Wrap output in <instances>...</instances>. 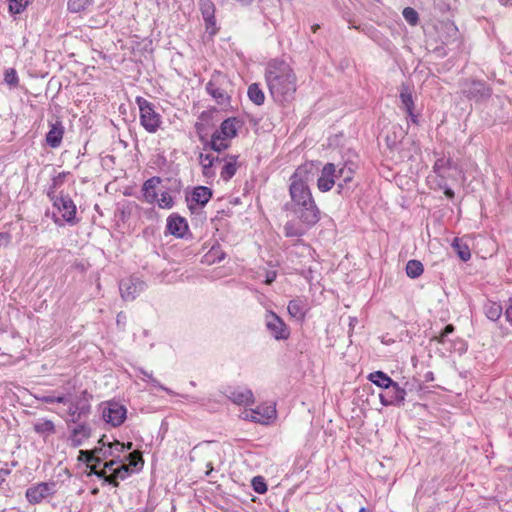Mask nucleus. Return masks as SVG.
<instances>
[{
	"instance_id": "nucleus-1",
	"label": "nucleus",
	"mask_w": 512,
	"mask_h": 512,
	"mask_svg": "<svg viewBox=\"0 0 512 512\" xmlns=\"http://www.w3.org/2000/svg\"><path fill=\"white\" fill-rule=\"evenodd\" d=\"M310 179L311 168L299 166L290 177V202L285 204V209L293 213L306 228L313 227L320 220V210L308 185Z\"/></svg>"
},
{
	"instance_id": "nucleus-2",
	"label": "nucleus",
	"mask_w": 512,
	"mask_h": 512,
	"mask_svg": "<svg viewBox=\"0 0 512 512\" xmlns=\"http://www.w3.org/2000/svg\"><path fill=\"white\" fill-rule=\"evenodd\" d=\"M265 81L269 93L277 103H289L297 90V77L288 63L271 60L265 68Z\"/></svg>"
},
{
	"instance_id": "nucleus-3",
	"label": "nucleus",
	"mask_w": 512,
	"mask_h": 512,
	"mask_svg": "<svg viewBox=\"0 0 512 512\" xmlns=\"http://www.w3.org/2000/svg\"><path fill=\"white\" fill-rule=\"evenodd\" d=\"M86 395V391L82 392L83 397H73V395L69 393V401L65 404L67 406L66 412L58 413L67 424H77L90 414L91 405L85 399Z\"/></svg>"
},
{
	"instance_id": "nucleus-4",
	"label": "nucleus",
	"mask_w": 512,
	"mask_h": 512,
	"mask_svg": "<svg viewBox=\"0 0 512 512\" xmlns=\"http://www.w3.org/2000/svg\"><path fill=\"white\" fill-rule=\"evenodd\" d=\"M136 103L140 111V123L149 133L157 132L162 123L161 115L156 112L154 105L143 97H137Z\"/></svg>"
},
{
	"instance_id": "nucleus-5",
	"label": "nucleus",
	"mask_w": 512,
	"mask_h": 512,
	"mask_svg": "<svg viewBox=\"0 0 512 512\" xmlns=\"http://www.w3.org/2000/svg\"><path fill=\"white\" fill-rule=\"evenodd\" d=\"M57 486L58 483L55 481L34 484L26 490V499L32 505L39 504L52 497L57 492Z\"/></svg>"
},
{
	"instance_id": "nucleus-6",
	"label": "nucleus",
	"mask_w": 512,
	"mask_h": 512,
	"mask_svg": "<svg viewBox=\"0 0 512 512\" xmlns=\"http://www.w3.org/2000/svg\"><path fill=\"white\" fill-rule=\"evenodd\" d=\"M103 420L113 427L120 426L126 419V407L116 401H107L101 404Z\"/></svg>"
},
{
	"instance_id": "nucleus-7",
	"label": "nucleus",
	"mask_w": 512,
	"mask_h": 512,
	"mask_svg": "<svg viewBox=\"0 0 512 512\" xmlns=\"http://www.w3.org/2000/svg\"><path fill=\"white\" fill-rule=\"evenodd\" d=\"M460 87L461 92L471 100L482 101L492 95V89L482 81L466 79L460 83Z\"/></svg>"
},
{
	"instance_id": "nucleus-8",
	"label": "nucleus",
	"mask_w": 512,
	"mask_h": 512,
	"mask_svg": "<svg viewBox=\"0 0 512 512\" xmlns=\"http://www.w3.org/2000/svg\"><path fill=\"white\" fill-rule=\"evenodd\" d=\"M48 196L53 200L54 206L61 212L63 219L74 224L76 221V206L68 195L55 196L53 191L48 192Z\"/></svg>"
},
{
	"instance_id": "nucleus-9",
	"label": "nucleus",
	"mask_w": 512,
	"mask_h": 512,
	"mask_svg": "<svg viewBox=\"0 0 512 512\" xmlns=\"http://www.w3.org/2000/svg\"><path fill=\"white\" fill-rule=\"evenodd\" d=\"M265 325L267 330L276 340H286L290 335L289 328L284 321L273 311H268L265 315Z\"/></svg>"
},
{
	"instance_id": "nucleus-10",
	"label": "nucleus",
	"mask_w": 512,
	"mask_h": 512,
	"mask_svg": "<svg viewBox=\"0 0 512 512\" xmlns=\"http://www.w3.org/2000/svg\"><path fill=\"white\" fill-rule=\"evenodd\" d=\"M146 284L144 281L136 277H130L121 280L119 290L124 301H133L144 291Z\"/></svg>"
},
{
	"instance_id": "nucleus-11",
	"label": "nucleus",
	"mask_w": 512,
	"mask_h": 512,
	"mask_svg": "<svg viewBox=\"0 0 512 512\" xmlns=\"http://www.w3.org/2000/svg\"><path fill=\"white\" fill-rule=\"evenodd\" d=\"M224 395L234 404L240 406L252 405L255 401L252 390L242 386H228Z\"/></svg>"
},
{
	"instance_id": "nucleus-12",
	"label": "nucleus",
	"mask_w": 512,
	"mask_h": 512,
	"mask_svg": "<svg viewBox=\"0 0 512 512\" xmlns=\"http://www.w3.org/2000/svg\"><path fill=\"white\" fill-rule=\"evenodd\" d=\"M385 394H380V401L384 406L397 405L401 406L404 404L406 397V390L399 386L395 381L389 389H386Z\"/></svg>"
},
{
	"instance_id": "nucleus-13",
	"label": "nucleus",
	"mask_w": 512,
	"mask_h": 512,
	"mask_svg": "<svg viewBox=\"0 0 512 512\" xmlns=\"http://www.w3.org/2000/svg\"><path fill=\"white\" fill-rule=\"evenodd\" d=\"M276 417V409L273 406H259L245 412V419L255 423L268 424Z\"/></svg>"
},
{
	"instance_id": "nucleus-14",
	"label": "nucleus",
	"mask_w": 512,
	"mask_h": 512,
	"mask_svg": "<svg viewBox=\"0 0 512 512\" xmlns=\"http://www.w3.org/2000/svg\"><path fill=\"white\" fill-rule=\"evenodd\" d=\"M212 197V191L205 186L195 187L187 197L188 207L191 211L204 207Z\"/></svg>"
},
{
	"instance_id": "nucleus-15",
	"label": "nucleus",
	"mask_w": 512,
	"mask_h": 512,
	"mask_svg": "<svg viewBox=\"0 0 512 512\" xmlns=\"http://www.w3.org/2000/svg\"><path fill=\"white\" fill-rule=\"evenodd\" d=\"M199 7L206 24V30L210 35H215L218 31L215 19V5L210 0H200Z\"/></svg>"
},
{
	"instance_id": "nucleus-16",
	"label": "nucleus",
	"mask_w": 512,
	"mask_h": 512,
	"mask_svg": "<svg viewBox=\"0 0 512 512\" xmlns=\"http://www.w3.org/2000/svg\"><path fill=\"white\" fill-rule=\"evenodd\" d=\"M336 164L327 163L321 170L317 181L318 189L322 192L330 191L335 185Z\"/></svg>"
},
{
	"instance_id": "nucleus-17",
	"label": "nucleus",
	"mask_w": 512,
	"mask_h": 512,
	"mask_svg": "<svg viewBox=\"0 0 512 512\" xmlns=\"http://www.w3.org/2000/svg\"><path fill=\"white\" fill-rule=\"evenodd\" d=\"M356 165L353 162H345L343 164H336V172H339L338 189L342 193L353 180Z\"/></svg>"
},
{
	"instance_id": "nucleus-18",
	"label": "nucleus",
	"mask_w": 512,
	"mask_h": 512,
	"mask_svg": "<svg viewBox=\"0 0 512 512\" xmlns=\"http://www.w3.org/2000/svg\"><path fill=\"white\" fill-rule=\"evenodd\" d=\"M91 436V428L88 423H78L70 432L69 441L74 448L80 447Z\"/></svg>"
},
{
	"instance_id": "nucleus-19",
	"label": "nucleus",
	"mask_w": 512,
	"mask_h": 512,
	"mask_svg": "<svg viewBox=\"0 0 512 512\" xmlns=\"http://www.w3.org/2000/svg\"><path fill=\"white\" fill-rule=\"evenodd\" d=\"M219 163H221V158L218 156H214L211 153L199 154V164L201 165L203 176L206 178L215 176L214 167Z\"/></svg>"
},
{
	"instance_id": "nucleus-20",
	"label": "nucleus",
	"mask_w": 512,
	"mask_h": 512,
	"mask_svg": "<svg viewBox=\"0 0 512 512\" xmlns=\"http://www.w3.org/2000/svg\"><path fill=\"white\" fill-rule=\"evenodd\" d=\"M188 228L184 218L178 215H171L167 219V230L176 237H183Z\"/></svg>"
},
{
	"instance_id": "nucleus-21",
	"label": "nucleus",
	"mask_w": 512,
	"mask_h": 512,
	"mask_svg": "<svg viewBox=\"0 0 512 512\" xmlns=\"http://www.w3.org/2000/svg\"><path fill=\"white\" fill-rule=\"evenodd\" d=\"M237 159L238 157L235 155H229L221 158L223 166L221 168L220 176L224 181L230 180L235 175L237 171Z\"/></svg>"
},
{
	"instance_id": "nucleus-22",
	"label": "nucleus",
	"mask_w": 512,
	"mask_h": 512,
	"mask_svg": "<svg viewBox=\"0 0 512 512\" xmlns=\"http://www.w3.org/2000/svg\"><path fill=\"white\" fill-rule=\"evenodd\" d=\"M206 91L211 95L219 105H227L230 101V97L227 92L219 87L213 79H211L206 85Z\"/></svg>"
},
{
	"instance_id": "nucleus-23",
	"label": "nucleus",
	"mask_w": 512,
	"mask_h": 512,
	"mask_svg": "<svg viewBox=\"0 0 512 512\" xmlns=\"http://www.w3.org/2000/svg\"><path fill=\"white\" fill-rule=\"evenodd\" d=\"M160 182L161 179L159 177H152L144 182L142 192L147 203L152 204L157 200L156 187Z\"/></svg>"
},
{
	"instance_id": "nucleus-24",
	"label": "nucleus",
	"mask_w": 512,
	"mask_h": 512,
	"mask_svg": "<svg viewBox=\"0 0 512 512\" xmlns=\"http://www.w3.org/2000/svg\"><path fill=\"white\" fill-rule=\"evenodd\" d=\"M64 134V127L60 122L51 125L49 132L46 135V142L51 148H57L62 142Z\"/></svg>"
},
{
	"instance_id": "nucleus-25",
	"label": "nucleus",
	"mask_w": 512,
	"mask_h": 512,
	"mask_svg": "<svg viewBox=\"0 0 512 512\" xmlns=\"http://www.w3.org/2000/svg\"><path fill=\"white\" fill-rule=\"evenodd\" d=\"M287 309L291 317L303 320L307 312V303L301 298H296L289 302Z\"/></svg>"
},
{
	"instance_id": "nucleus-26",
	"label": "nucleus",
	"mask_w": 512,
	"mask_h": 512,
	"mask_svg": "<svg viewBox=\"0 0 512 512\" xmlns=\"http://www.w3.org/2000/svg\"><path fill=\"white\" fill-rule=\"evenodd\" d=\"M237 123L236 118H228L221 123L220 129L216 130L214 133L231 139L237 134Z\"/></svg>"
},
{
	"instance_id": "nucleus-27",
	"label": "nucleus",
	"mask_w": 512,
	"mask_h": 512,
	"mask_svg": "<svg viewBox=\"0 0 512 512\" xmlns=\"http://www.w3.org/2000/svg\"><path fill=\"white\" fill-rule=\"evenodd\" d=\"M129 473H130L129 466H127L125 464H121L117 468H115L113 470V472L109 474L108 477H106V482L117 487L119 485L117 479L124 480L128 477Z\"/></svg>"
},
{
	"instance_id": "nucleus-28",
	"label": "nucleus",
	"mask_w": 512,
	"mask_h": 512,
	"mask_svg": "<svg viewBox=\"0 0 512 512\" xmlns=\"http://www.w3.org/2000/svg\"><path fill=\"white\" fill-rule=\"evenodd\" d=\"M368 379L376 386L389 389L392 385L393 380L382 371H375L369 374Z\"/></svg>"
},
{
	"instance_id": "nucleus-29",
	"label": "nucleus",
	"mask_w": 512,
	"mask_h": 512,
	"mask_svg": "<svg viewBox=\"0 0 512 512\" xmlns=\"http://www.w3.org/2000/svg\"><path fill=\"white\" fill-rule=\"evenodd\" d=\"M34 431L43 436H49L55 433V424L48 419H40L34 424Z\"/></svg>"
},
{
	"instance_id": "nucleus-30",
	"label": "nucleus",
	"mask_w": 512,
	"mask_h": 512,
	"mask_svg": "<svg viewBox=\"0 0 512 512\" xmlns=\"http://www.w3.org/2000/svg\"><path fill=\"white\" fill-rule=\"evenodd\" d=\"M133 444L131 442H128L127 444L121 443L119 441H114L113 443H110L108 445V449L103 452V456H113L120 458V454L124 450H130L132 449Z\"/></svg>"
},
{
	"instance_id": "nucleus-31",
	"label": "nucleus",
	"mask_w": 512,
	"mask_h": 512,
	"mask_svg": "<svg viewBox=\"0 0 512 512\" xmlns=\"http://www.w3.org/2000/svg\"><path fill=\"white\" fill-rule=\"evenodd\" d=\"M400 100H401L402 106L406 110V112L410 111V110H414V100H413V96H412V90L406 84L401 85Z\"/></svg>"
},
{
	"instance_id": "nucleus-32",
	"label": "nucleus",
	"mask_w": 512,
	"mask_h": 512,
	"mask_svg": "<svg viewBox=\"0 0 512 512\" xmlns=\"http://www.w3.org/2000/svg\"><path fill=\"white\" fill-rule=\"evenodd\" d=\"M307 229L308 228H306L301 222L300 224H296L289 221L284 226V233L286 237H300L305 234Z\"/></svg>"
},
{
	"instance_id": "nucleus-33",
	"label": "nucleus",
	"mask_w": 512,
	"mask_h": 512,
	"mask_svg": "<svg viewBox=\"0 0 512 512\" xmlns=\"http://www.w3.org/2000/svg\"><path fill=\"white\" fill-rule=\"evenodd\" d=\"M484 312L488 319L496 321L502 314V306L497 302L487 301L484 305Z\"/></svg>"
},
{
	"instance_id": "nucleus-34",
	"label": "nucleus",
	"mask_w": 512,
	"mask_h": 512,
	"mask_svg": "<svg viewBox=\"0 0 512 512\" xmlns=\"http://www.w3.org/2000/svg\"><path fill=\"white\" fill-rule=\"evenodd\" d=\"M248 97L256 105L260 106L265 101V95L257 83H253L248 87Z\"/></svg>"
},
{
	"instance_id": "nucleus-35",
	"label": "nucleus",
	"mask_w": 512,
	"mask_h": 512,
	"mask_svg": "<svg viewBox=\"0 0 512 512\" xmlns=\"http://www.w3.org/2000/svg\"><path fill=\"white\" fill-rule=\"evenodd\" d=\"M229 139L213 133L208 146L215 152H221L229 147Z\"/></svg>"
},
{
	"instance_id": "nucleus-36",
	"label": "nucleus",
	"mask_w": 512,
	"mask_h": 512,
	"mask_svg": "<svg viewBox=\"0 0 512 512\" xmlns=\"http://www.w3.org/2000/svg\"><path fill=\"white\" fill-rule=\"evenodd\" d=\"M451 164L452 162L450 159L442 157L435 161L433 170L442 180H444L447 177L446 172L450 169Z\"/></svg>"
},
{
	"instance_id": "nucleus-37",
	"label": "nucleus",
	"mask_w": 512,
	"mask_h": 512,
	"mask_svg": "<svg viewBox=\"0 0 512 512\" xmlns=\"http://www.w3.org/2000/svg\"><path fill=\"white\" fill-rule=\"evenodd\" d=\"M423 271V264L418 260H409L406 264V274L412 279L418 278Z\"/></svg>"
},
{
	"instance_id": "nucleus-38",
	"label": "nucleus",
	"mask_w": 512,
	"mask_h": 512,
	"mask_svg": "<svg viewBox=\"0 0 512 512\" xmlns=\"http://www.w3.org/2000/svg\"><path fill=\"white\" fill-rule=\"evenodd\" d=\"M36 399L43 403H60V404H67L69 401V393H62L56 395L55 393L49 394V395H41L36 396Z\"/></svg>"
},
{
	"instance_id": "nucleus-39",
	"label": "nucleus",
	"mask_w": 512,
	"mask_h": 512,
	"mask_svg": "<svg viewBox=\"0 0 512 512\" xmlns=\"http://www.w3.org/2000/svg\"><path fill=\"white\" fill-rule=\"evenodd\" d=\"M453 249L457 252L458 256L463 260L467 261L471 257L470 250L466 244H463L460 239L455 238L452 242Z\"/></svg>"
},
{
	"instance_id": "nucleus-40",
	"label": "nucleus",
	"mask_w": 512,
	"mask_h": 512,
	"mask_svg": "<svg viewBox=\"0 0 512 512\" xmlns=\"http://www.w3.org/2000/svg\"><path fill=\"white\" fill-rule=\"evenodd\" d=\"M8 2L9 12L11 14H20L27 8L31 0H8Z\"/></svg>"
},
{
	"instance_id": "nucleus-41",
	"label": "nucleus",
	"mask_w": 512,
	"mask_h": 512,
	"mask_svg": "<svg viewBox=\"0 0 512 512\" xmlns=\"http://www.w3.org/2000/svg\"><path fill=\"white\" fill-rule=\"evenodd\" d=\"M91 3L92 0H69L68 9L71 12L78 13L85 10L89 5H91Z\"/></svg>"
},
{
	"instance_id": "nucleus-42",
	"label": "nucleus",
	"mask_w": 512,
	"mask_h": 512,
	"mask_svg": "<svg viewBox=\"0 0 512 512\" xmlns=\"http://www.w3.org/2000/svg\"><path fill=\"white\" fill-rule=\"evenodd\" d=\"M4 82L10 87H17L19 78L14 68H9L5 70Z\"/></svg>"
},
{
	"instance_id": "nucleus-43",
	"label": "nucleus",
	"mask_w": 512,
	"mask_h": 512,
	"mask_svg": "<svg viewBox=\"0 0 512 512\" xmlns=\"http://www.w3.org/2000/svg\"><path fill=\"white\" fill-rule=\"evenodd\" d=\"M253 490L258 494H263L267 491V484L265 479L261 476H255L251 481Z\"/></svg>"
},
{
	"instance_id": "nucleus-44",
	"label": "nucleus",
	"mask_w": 512,
	"mask_h": 512,
	"mask_svg": "<svg viewBox=\"0 0 512 512\" xmlns=\"http://www.w3.org/2000/svg\"><path fill=\"white\" fill-rule=\"evenodd\" d=\"M402 14H403L404 19L410 25H416L417 24V22L419 20V17H418V13L416 12V10H414L411 7H406V8H404Z\"/></svg>"
},
{
	"instance_id": "nucleus-45",
	"label": "nucleus",
	"mask_w": 512,
	"mask_h": 512,
	"mask_svg": "<svg viewBox=\"0 0 512 512\" xmlns=\"http://www.w3.org/2000/svg\"><path fill=\"white\" fill-rule=\"evenodd\" d=\"M158 206L163 209H170L173 207V198L168 192L161 193L159 199H157Z\"/></svg>"
},
{
	"instance_id": "nucleus-46",
	"label": "nucleus",
	"mask_w": 512,
	"mask_h": 512,
	"mask_svg": "<svg viewBox=\"0 0 512 512\" xmlns=\"http://www.w3.org/2000/svg\"><path fill=\"white\" fill-rule=\"evenodd\" d=\"M454 331V326L452 324H448L439 334V336L435 337L439 343H444L445 338Z\"/></svg>"
},
{
	"instance_id": "nucleus-47",
	"label": "nucleus",
	"mask_w": 512,
	"mask_h": 512,
	"mask_svg": "<svg viewBox=\"0 0 512 512\" xmlns=\"http://www.w3.org/2000/svg\"><path fill=\"white\" fill-rule=\"evenodd\" d=\"M129 463L131 466L136 467L139 462H142V458L139 452H132L128 455Z\"/></svg>"
},
{
	"instance_id": "nucleus-48",
	"label": "nucleus",
	"mask_w": 512,
	"mask_h": 512,
	"mask_svg": "<svg viewBox=\"0 0 512 512\" xmlns=\"http://www.w3.org/2000/svg\"><path fill=\"white\" fill-rule=\"evenodd\" d=\"M64 178H65V174L64 173H59L57 176L53 177V179H52V187L51 188L55 189L58 186H60L63 183Z\"/></svg>"
},
{
	"instance_id": "nucleus-49",
	"label": "nucleus",
	"mask_w": 512,
	"mask_h": 512,
	"mask_svg": "<svg viewBox=\"0 0 512 512\" xmlns=\"http://www.w3.org/2000/svg\"><path fill=\"white\" fill-rule=\"evenodd\" d=\"M276 276H277V274L275 271H267L266 277H265V283L270 285L272 282L275 281Z\"/></svg>"
},
{
	"instance_id": "nucleus-50",
	"label": "nucleus",
	"mask_w": 512,
	"mask_h": 512,
	"mask_svg": "<svg viewBox=\"0 0 512 512\" xmlns=\"http://www.w3.org/2000/svg\"><path fill=\"white\" fill-rule=\"evenodd\" d=\"M79 454H80V456H79L80 460H85L87 462H90L93 459V456L90 454L89 451L80 450Z\"/></svg>"
},
{
	"instance_id": "nucleus-51",
	"label": "nucleus",
	"mask_w": 512,
	"mask_h": 512,
	"mask_svg": "<svg viewBox=\"0 0 512 512\" xmlns=\"http://www.w3.org/2000/svg\"><path fill=\"white\" fill-rule=\"evenodd\" d=\"M505 317H506V320L512 324V299L510 300V305L507 307L506 311H505Z\"/></svg>"
},
{
	"instance_id": "nucleus-52",
	"label": "nucleus",
	"mask_w": 512,
	"mask_h": 512,
	"mask_svg": "<svg viewBox=\"0 0 512 512\" xmlns=\"http://www.w3.org/2000/svg\"><path fill=\"white\" fill-rule=\"evenodd\" d=\"M115 464H117V461L113 459V460H111L109 462H106L103 469L106 470V472H111L112 473L113 470H114L113 466Z\"/></svg>"
},
{
	"instance_id": "nucleus-53",
	"label": "nucleus",
	"mask_w": 512,
	"mask_h": 512,
	"mask_svg": "<svg viewBox=\"0 0 512 512\" xmlns=\"http://www.w3.org/2000/svg\"><path fill=\"white\" fill-rule=\"evenodd\" d=\"M117 325H125L126 322V315L123 312L118 313L117 319H116Z\"/></svg>"
},
{
	"instance_id": "nucleus-54",
	"label": "nucleus",
	"mask_w": 512,
	"mask_h": 512,
	"mask_svg": "<svg viewBox=\"0 0 512 512\" xmlns=\"http://www.w3.org/2000/svg\"><path fill=\"white\" fill-rule=\"evenodd\" d=\"M444 194L450 199L454 197V191L449 187H444Z\"/></svg>"
},
{
	"instance_id": "nucleus-55",
	"label": "nucleus",
	"mask_w": 512,
	"mask_h": 512,
	"mask_svg": "<svg viewBox=\"0 0 512 512\" xmlns=\"http://www.w3.org/2000/svg\"><path fill=\"white\" fill-rule=\"evenodd\" d=\"M94 473L98 476V477H101V478H104L106 480V477H108L109 475H107V472L106 470L102 469L100 471H94Z\"/></svg>"
},
{
	"instance_id": "nucleus-56",
	"label": "nucleus",
	"mask_w": 512,
	"mask_h": 512,
	"mask_svg": "<svg viewBox=\"0 0 512 512\" xmlns=\"http://www.w3.org/2000/svg\"><path fill=\"white\" fill-rule=\"evenodd\" d=\"M407 114H408L409 118L411 119V121L416 124L417 116L414 114L413 110L407 111Z\"/></svg>"
},
{
	"instance_id": "nucleus-57",
	"label": "nucleus",
	"mask_w": 512,
	"mask_h": 512,
	"mask_svg": "<svg viewBox=\"0 0 512 512\" xmlns=\"http://www.w3.org/2000/svg\"><path fill=\"white\" fill-rule=\"evenodd\" d=\"M206 466H207V468H208V470H207V472H206V475H207V476H209V475L211 474V472L213 471L212 463H211V462H208Z\"/></svg>"
},
{
	"instance_id": "nucleus-58",
	"label": "nucleus",
	"mask_w": 512,
	"mask_h": 512,
	"mask_svg": "<svg viewBox=\"0 0 512 512\" xmlns=\"http://www.w3.org/2000/svg\"><path fill=\"white\" fill-rule=\"evenodd\" d=\"M144 375L148 377L153 384H157V381L152 377V374L144 373Z\"/></svg>"
},
{
	"instance_id": "nucleus-59",
	"label": "nucleus",
	"mask_w": 512,
	"mask_h": 512,
	"mask_svg": "<svg viewBox=\"0 0 512 512\" xmlns=\"http://www.w3.org/2000/svg\"><path fill=\"white\" fill-rule=\"evenodd\" d=\"M6 238H7L6 234L0 233V241H2V239H6Z\"/></svg>"
},
{
	"instance_id": "nucleus-60",
	"label": "nucleus",
	"mask_w": 512,
	"mask_h": 512,
	"mask_svg": "<svg viewBox=\"0 0 512 512\" xmlns=\"http://www.w3.org/2000/svg\"><path fill=\"white\" fill-rule=\"evenodd\" d=\"M201 447H202L201 445L194 446L193 451H196V450H198Z\"/></svg>"
},
{
	"instance_id": "nucleus-61",
	"label": "nucleus",
	"mask_w": 512,
	"mask_h": 512,
	"mask_svg": "<svg viewBox=\"0 0 512 512\" xmlns=\"http://www.w3.org/2000/svg\"><path fill=\"white\" fill-rule=\"evenodd\" d=\"M359 512H367V509L362 507V508H360Z\"/></svg>"
},
{
	"instance_id": "nucleus-62",
	"label": "nucleus",
	"mask_w": 512,
	"mask_h": 512,
	"mask_svg": "<svg viewBox=\"0 0 512 512\" xmlns=\"http://www.w3.org/2000/svg\"><path fill=\"white\" fill-rule=\"evenodd\" d=\"M335 174H336V175H335V180H336V179H338V180H339V172H336Z\"/></svg>"
}]
</instances>
